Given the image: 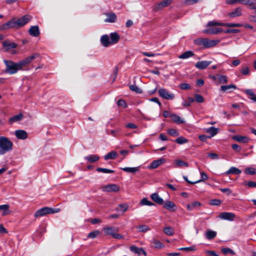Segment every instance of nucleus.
<instances>
[{
    "mask_svg": "<svg viewBox=\"0 0 256 256\" xmlns=\"http://www.w3.org/2000/svg\"><path fill=\"white\" fill-rule=\"evenodd\" d=\"M208 156L212 160H216L218 158V156L216 153H209Z\"/></svg>",
    "mask_w": 256,
    "mask_h": 256,
    "instance_id": "nucleus-63",
    "label": "nucleus"
},
{
    "mask_svg": "<svg viewBox=\"0 0 256 256\" xmlns=\"http://www.w3.org/2000/svg\"><path fill=\"white\" fill-rule=\"evenodd\" d=\"M219 82L226 84L228 82V78L224 75H220L218 78Z\"/></svg>",
    "mask_w": 256,
    "mask_h": 256,
    "instance_id": "nucleus-56",
    "label": "nucleus"
},
{
    "mask_svg": "<svg viewBox=\"0 0 256 256\" xmlns=\"http://www.w3.org/2000/svg\"><path fill=\"white\" fill-rule=\"evenodd\" d=\"M233 139L236 141L242 143H248L250 140L248 137L242 136H235L233 137Z\"/></svg>",
    "mask_w": 256,
    "mask_h": 256,
    "instance_id": "nucleus-25",
    "label": "nucleus"
},
{
    "mask_svg": "<svg viewBox=\"0 0 256 256\" xmlns=\"http://www.w3.org/2000/svg\"><path fill=\"white\" fill-rule=\"evenodd\" d=\"M241 172V170L236 167L232 166L224 174L226 175H228L229 174H239Z\"/></svg>",
    "mask_w": 256,
    "mask_h": 256,
    "instance_id": "nucleus-29",
    "label": "nucleus"
},
{
    "mask_svg": "<svg viewBox=\"0 0 256 256\" xmlns=\"http://www.w3.org/2000/svg\"><path fill=\"white\" fill-rule=\"evenodd\" d=\"M166 162L165 159L160 158L157 160H154L149 166V168L150 169H154L157 168L158 166Z\"/></svg>",
    "mask_w": 256,
    "mask_h": 256,
    "instance_id": "nucleus-19",
    "label": "nucleus"
},
{
    "mask_svg": "<svg viewBox=\"0 0 256 256\" xmlns=\"http://www.w3.org/2000/svg\"><path fill=\"white\" fill-rule=\"evenodd\" d=\"M244 92L246 94L249 96L248 98L252 100L254 102H256V96L252 90H246Z\"/></svg>",
    "mask_w": 256,
    "mask_h": 256,
    "instance_id": "nucleus-34",
    "label": "nucleus"
},
{
    "mask_svg": "<svg viewBox=\"0 0 256 256\" xmlns=\"http://www.w3.org/2000/svg\"><path fill=\"white\" fill-rule=\"evenodd\" d=\"M206 253L207 254L208 256H219L214 250H206Z\"/></svg>",
    "mask_w": 256,
    "mask_h": 256,
    "instance_id": "nucleus-64",
    "label": "nucleus"
},
{
    "mask_svg": "<svg viewBox=\"0 0 256 256\" xmlns=\"http://www.w3.org/2000/svg\"><path fill=\"white\" fill-rule=\"evenodd\" d=\"M100 157L97 154H90L84 157V159L90 163H93L98 161Z\"/></svg>",
    "mask_w": 256,
    "mask_h": 256,
    "instance_id": "nucleus-24",
    "label": "nucleus"
},
{
    "mask_svg": "<svg viewBox=\"0 0 256 256\" xmlns=\"http://www.w3.org/2000/svg\"><path fill=\"white\" fill-rule=\"evenodd\" d=\"M40 57V54L38 53H34L32 56L26 58L22 60V64L24 66L30 63L34 60Z\"/></svg>",
    "mask_w": 256,
    "mask_h": 256,
    "instance_id": "nucleus-11",
    "label": "nucleus"
},
{
    "mask_svg": "<svg viewBox=\"0 0 256 256\" xmlns=\"http://www.w3.org/2000/svg\"><path fill=\"white\" fill-rule=\"evenodd\" d=\"M212 63L211 61H198V62L196 64L195 66L199 70H204L206 69L210 64Z\"/></svg>",
    "mask_w": 256,
    "mask_h": 256,
    "instance_id": "nucleus-15",
    "label": "nucleus"
},
{
    "mask_svg": "<svg viewBox=\"0 0 256 256\" xmlns=\"http://www.w3.org/2000/svg\"><path fill=\"white\" fill-rule=\"evenodd\" d=\"M194 56V54L190 50H188L184 52L182 54L178 56L180 59H186Z\"/></svg>",
    "mask_w": 256,
    "mask_h": 256,
    "instance_id": "nucleus-31",
    "label": "nucleus"
},
{
    "mask_svg": "<svg viewBox=\"0 0 256 256\" xmlns=\"http://www.w3.org/2000/svg\"><path fill=\"white\" fill-rule=\"evenodd\" d=\"M130 250L131 252L136 254H138L139 256L142 254H143L145 256H146V252L142 248H138L136 246L133 245L130 247Z\"/></svg>",
    "mask_w": 256,
    "mask_h": 256,
    "instance_id": "nucleus-10",
    "label": "nucleus"
},
{
    "mask_svg": "<svg viewBox=\"0 0 256 256\" xmlns=\"http://www.w3.org/2000/svg\"><path fill=\"white\" fill-rule=\"evenodd\" d=\"M100 42L104 47H108L111 45L110 37L108 34H104L101 36Z\"/></svg>",
    "mask_w": 256,
    "mask_h": 256,
    "instance_id": "nucleus-17",
    "label": "nucleus"
},
{
    "mask_svg": "<svg viewBox=\"0 0 256 256\" xmlns=\"http://www.w3.org/2000/svg\"><path fill=\"white\" fill-rule=\"evenodd\" d=\"M179 86L182 90H190V86L186 83H182L180 84Z\"/></svg>",
    "mask_w": 256,
    "mask_h": 256,
    "instance_id": "nucleus-58",
    "label": "nucleus"
},
{
    "mask_svg": "<svg viewBox=\"0 0 256 256\" xmlns=\"http://www.w3.org/2000/svg\"><path fill=\"white\" fill-rule=\"evenodd\" d=\"M170 118L172 121L177 124H182L184 122V119L176 114H171Z\"/></svg>",
    "mask_w": 256,
    "mask_h": 256,
    "instance_id": "nucleus-26",
    "label": "nucleus"
},
{
    "mask_svg": "<svg viewBox=\"0 0 256 256\" xmlns=\"http://www.w3.org/2000/svg\"><path fill=\"white\" fill-rule=\"evenodd\" d=\"M174 142L179 144H182L188 142V140L180 136L174 140Z\"/></svg>",
    "mask_w": 256,
    "mask_h": 256,
    "instance_id": "nucleus-47",
    "label": "nucleus"
},
{
    "mask_svg": "<svg viewBox=\"0 0 256 256\" xmlns=\"http://www.w3.org/2000/svg\"><path fill=\"white\" fill-rule=\"evenodd\" d=\"M240 32L239 30L238 29H233V28H228L224 31V33L229 34V33H238Z\"/></svg>",
    "mask_w": 256,
    "mask_h": 256,
    "instance_id": "nucleus-59",
    "label": "nucleus"
},
{
    "mask_svg": "<svg viewBox=\"0 0 256 256\" xmlns=\"http://www.w3.org/2000/svg\"><path fill=\"white\" fill-rule=\"evenodd\" d=\"M59 210H56L48 207H44L40 209L37 210L34 216L36 218L40 217L50 214H54L58 212Z\"/></svg>",
    "mask_w": 256,
    "mask_h": 256,
    "instance_id": "nucleus-5",
    "label": "nucleus"
},
{
    "mask_svg": "<svg viewBox=\"0 0 256 256\" xmlns=\"http://www.w3.org/2000/svg\"><path fill=\"white\" fill-rule=\"evenodd\" d=\"M151 242L154 244V246L156 248L160 249L164 247V245L162 242L156 240H152Z\"/></svg>",
    "mask_w": 256,
    "mask_h": 256,
    "instance_id": "nucleus-38",
    "label": "nucleus"
},
{
    "mask_svg": "<svg viewBox=\"0 0 256 256\" xmlns=\"http://www.w3.org/2000/svg\"><path fill=\"white\" fill-rule=\"evenodd\" d=\"M109 37L111 45L118 43L120 39V35L116 32L110 33Z\"/></svg>",
    "mask_w": 256,
    "mask_h": 256,
    "instance_id": "nucleus-16",
    "label": "nucleus"
},
{
    "mask_svg": "<svg viewBox=\"0 0 256 256\" xmlns=\"http://www.w3.org/2000/svg\"><path fill=\"white\" fill-rule=\"evenodd\" d=\"M130 89L138 94H141L142 92V90L136 84L130 85Z\"/></svg>",
    "mask_w": 256,
    "mask_h": 256,
    "instance_id": "nucleus-45",
    "label": "nucleus"
},
{
    "mask_svg": "<svg viewBox=\"0 0 256 256\" xmlns=\"http://www.w3.org/2000/svg\"><path fill=\"white\" fill-rule=\"evenodd\" d=\"M246 1V0H226V4H235L240 3L245 4Z\"/></svg>",
    "mask_w": 256,
    "mask_h": 256,
    "instance_id": "nucleus-44",
    "label": "nucleus"
},
{
    "mask_svg": "<svg viewBox=\"0 0 256 256\" xmlns=\"http://www.w3.org/2000/svg\"><path fill=\"white\" fill-rule=\"evenodd\" d=\"M236 90V86L234 84H228L226 86H220V90L223 92H230L232 90L231 89Z\"/></svg>",
    "mask_w": 256,
    "mask_h": 256,
    "instance_id": "nucleus-27",
    "label": "nucleus"
},
{
    "mask_svg": "<svg viewBox=\"0 0 256 256\" xmlns=\"http://www.w3.org/2000/svg\"><path fill=\"white\" fill-rule=\"evenodd\" d=\"M194 98H195V99H194L195 100L198 102L202 103V102H204V98L200 94H196L194 95Z\"/></svg>",
    "mask_w": 256,
    "mask_h": 256,
    "instance_id": "nucleus-57",
    "label": "nucleus"
},
{
    "mask_svg": "<svg viewBox=\"0 0 256 256\" xmlns=\"http://www.w3.org/2000/svg\"><path fill=\"white\" fill-rule=\"evenodd\" d=\"M152 200L158 204L162 205L164 204L163 199L160 198L158 193H153L150 196Z\"/></svg>",
    "mask_w": 256,
    "mask_h": 256,
    "instance_id": "nucleus-20",
    "label": "nucleus"
},
{
    "mask_svg": "<svg viewBox=\"0 0 256 256\" xmlns=\"http://www.w3.org/2000/svg\"><path fill=\"white\" fill-rule=\"evenodd\" d=\"M210 203L212 205L219 206L221 204V201L218 199H214L212 200Z\"/></svg>",
    "mask_w": 256,
    "mask_h": 256,
    "instance_id": "nucleus-60",
    "label": "nucleus"
},
{
    "mask_svg": "<svg viewBox=\"0 0 256 256\" xmlns=\"http://www.w3.org/2000/svg\"><path fill=\"white\" fill-rule=\"evenodd\" d=\"M100 234L99 230H94L90 232L88 236V238H94Z\"/></svg>",
    "mask_w": 256,
    "mask_h": 256,
    "instance_id": "nucleus-48",
    "label": "nucleus"
},
{
    "mask_svg": "<svg viewBox=\"0 0 256 256\" xmlns=\"http://www.w3.org/2000/svg\"><path fill=\"white\" fill-rule=\"evenodd\" d=\"M218 40H210L207 38H198L194 40V44L198 46H203L205 48H209L216 45Z\"/></svg>",
    "mask_w": 256,
    "mask_h": 256,
    "instance_id": "nucleus-4",
    "label": "nucleus"
},
{
    "mask_svg": "<svg viewBox=\"0 0 256 256\" xmlns=\"http://www.w3.org/2000/svg\"><path fill=\"white\" fill-rule=\"evenodd\" d=\"M158 92L160 97L166 100H173L174 98V94L165 88H160Z\"/></svg>",
    "mask_w": 256,
    "mask_h": 256,
    "instance_id": "nucleus-7",
    "label": "nucleus"
},
{
    "mask_svg": "<svg viewBox=\"0 0 256 256\" xmlns=\"http://www.w3.org/2000/svg\"><path fill=\"white\" fill-rule=\"evenodd\" d=\"M106 190L108 192H116L120 190L119 186L116 184H108L105 186Z\"/></svg>",
    "mask_w": 256,
    "mask_h": 256,
    "instance_id": "nucleus-22",
    "label": "nucleus"
},
{
    "mask_svg": "<svg viewBox=\"0 0 256 256\" xmlns=\"http://www.w3.org/2000/svg\"><path fill=\"white\" fill-rule=\"evenodd\" d=\"M201 206V203L196 201L192 202L191 204H188L186 205V208L188 210H192L194 209L198 208Z\"/></svg>",
    "mask_w": 256,
    "mask_h": 256,
    "instance_id": "nucleus-32",
    "label": "nucleus"
},
{
    "mask_svg": "<svg viewBox=\"0 0 256 256\" xmlns=\"http://www.w3.org/2000/svg\"><path fill=\"white\" fill-rule=\"evenodd\" d=\"M13 143L8 138L0 136V154H4L12 150Z\"/></svg>",
    "mask_w": 256,
    "mask_h": 256,
    "instance_id": "nucleus-3",
    "label": "nucleus"
},
{
    "mask_svg": "<svg viewBox=\"0 0 256 256\" xmlns=\"http://www.w3.org/2000/svg\"><path fill=\"white\" fill-rule=\"evenodd\" d=\"M14 134L16 137L18 139L26 140L28 138L27 132L24 130H16L15 131Z\"/></svg>",
    "mask_w": 256,
    "mask_h": 256,
    "instance_id": "nucleus-18",
    "label": "nucleus"
},
{
    "mask_svg": "<svg viewBox=\"0 0 256 256\" xmlns=\"http://www.w3.org/2000/svg\"><path fill=\"white\" fill-rule=\"evenodd\" d=\"M216 236V232L212 230H208L206 233V237L208 240L214 239Z\"/></svg>",
    "mask_w": 256,
    "mask_h": 256,
    "instance_id": "nucleus-35",
    "label": "nucleus"
},
{
    "mask_svg": "<svg viewBox=\"0 0 256 256\" xmlns=\"http://www.w3.org/2000/svg\"><path fill=\"white\" fill-rule=\"evenodd\" d=\"M246 5H248L250 7L256 4V0H246Z\"/></svg>",
    "mask_w": 256,
    "mask_h": 256,
    "instance_id": "nucleus-62",
    "label": "nucleus"
},
{
    "mask_svg": "<svg viewBox=\"0 0 256 256\" xmlns=\"http://www.w3.org/2000/svg\"><path fill=\"white\" fill-rule=\"evenodd\" d=\"M32 19V16L30 14H25L18 18H12L6 23L0 26V30H4L11 28L18 29L28 22Z\"/></svg>",
    "mask_w": 256,
    "mask_h": 256,
    "instance_id": "nucleus-1",
    "label": "nucleus"
},
{
    "mask_svg": "<svg viewBox=\"0 0 256 256\" xmlns=\"http://www.w3.org/2000/svg\"><path fill=\"white\" fill-rule=\"evenodd\" d=\"M168 133L172 136H177L179 135V132L178 131L175 129L170 128L168 130Z\"/></svg>",
    "mask_w": 256,
    "mask_h": 256,
    "instance_id": "nucleus-53",
    "label": "nucleus"
},
{
    "mask_svg": "<svg viewBox=\"0 0 256 256\" xmlns=\"http://www.w3.org/2000/svg\"><path fill=\"white\" fill-rule=\"evenodd\" d=\"M107 18L104 20L106 22L114 23L116 21V15L114 12H107L105 14Z\"/></svg>",
    "mask_w": 256,
    "mask_h": 256,
    "instance_id": "nucleus-14",
    "label": "nucleus"
},
{
    "mask_svg": "<svg viewBox=\"0 0 256 256\" xmlns=\"http://www.w3.org/2000/svg\"><path fill=\"white\" fill-rule=\"evenodd\" d=\"M218 217L222 220L232 221L236 217V215L232 212H222L220 213Z\"/></svg>",
    "mask_w": 256,
    "mask_h": 256,
    "instance_id": "nucleus-9",
    "label": "nucleus"
},
{
    "mask_svg": "<svg viewBox=\"0 0 256 256\" xmlns=\"http://www.w3.org/2000/svg\"><path fill=\"white\" fill-rule=\"evenodd\" d=\"M224 26L229 27V28H232V27H240L242 26V24H238V23H224V22H214V21H210L207 24L208 26Z\"/></svg>",
    "mask_w": 256,
    "mask_h": 256,
    "instance_id": "nucleus-6",
    "label": "nucleus"
},
{
    "mask_svg": "<svg viewBox=\"0 0 256 256\" xmlns=\"http://www.w3.org/2000/svg\"><path fill=\"white\" fill-rule=\"evenodd\" d=\"M117 153L114 151H112L104 156L105 160H114L117 156Z\"/></svg>",
    "mask_w": 256,
    "mask_h": 256,
    "instance_id": "nucleus-36",
    "label": "nucleus"
},
{
    "mask_svg": "<svg viewBox=\"0 0 256 256\" xmlns=\"http://www.w3.org/2000/svg\"><path fill=\"white\" fill-rule=\"evenodd\" d=\"M10 206L8 204L0 205V210H2V215L5 216L10 213L9 210Z\"/></svg>",
    "mask_w": 256,
    "mask_h": 256,
    "instance_id": "nucleus-37",
    "label": "nucleus"
},
{
    "mask_svg": "<svg viewBox=\"0 0 256 256\" xmlns=\"http://www.w3.org/2000/svg\"><path fill=\"white\" fill-rule=\"evenodd\" d=\"M24 118V115L22 113H20L17 115L11 117L9 119L10 123H14V122H18L22 120Z\"/></svg>",
    "mask_w": 256,
    "mask_h": 256,
    "instance_id": "nucleus-30",
    "label": "nucleus"
},
{
    "mask_svg": "<svg viewBox=\"0 0 256 256\" xmlns=\"http://www.w3.org/2000/svg\"><path fill=\"white\" fill-rule=\"evenodd\" d=\"M128 208V206L126 204H120L116 208L117 211L121 212L122 214L125 212Z\"/></svg>",
    "mask_w": 256,
    "mask_h": 256,
    "instance_id": "nucleus-33",
    "label": "nucleus"
},
{
    "mask_svg": "<svg viewBox=\"0 0 256 256\" xmlns=\"http://www.w3.org/2000/svg\"><path fill=\"white\" fill-rule=\"evenodd\" d=\"M103 230H104L106 235V236L111 235L112 236L113 234L114 233V230L113 227L110 226V227L104 228H103Z\"/></svg>",
    "mask_w": 256,
    "mask_h": 256,
    "instance_id": "nucleus-39",
    "label": "nucleus"
},
{
    "mask_svg": "<svg viewBox=\"0 0 256 256\" xmlns=\"http://www.w3.org/2000/svg\"><path fill=\"white\" fill-rule=\"evenodd\" d=\"M220 129L216 128L214 126H211L208 128H206V132L210 134L208 136V138H211L216 136L218 132Z\"/></svg>",
    "mask_w": 256,
    "mask_h": 256,
    "instance_id": "nucleus-21",
    "label": "nucleus"
},
{
    "mask_svg": "<svg viewBox=\"0 0 256 256\" xmlns=\"http://www.w3.org/2000/svg\"><path fill=\"white\" fill-rule=\"evenodd\" d=\"M121 169L124 172H130V173H134L138 172L139 170L138 167H134V168H128L125 167L123 168H121Z\"/></svg>",
    "mask_w": 256,
    "mask_h": 256,
    "instance_id": "nucleus-40",
    "label": "nucleus"
},
{
    "mask_svg": "<svg viewBox=\"0 0 256 256\" xmlns=\"http://www.w3.org/2000/svg\"><path fill=\"white\" fill-rule=\"evenodd\" d=\"M138 228L139 232H146L150 230V228L146 225H141L138 226Z\"/></svg>",
    "mask_w": 256,
    "mask_h": 256,
    "instance_id": "nucleus-55",
    "label": "nucleus"
},
{
    "mask_svg": "<svg viewBox=\"0 0 256 256\" xmlns=\"http://www.w3.org/2000/svg\"><path fill=\"white\" fill-rule=\"evenodd\" d=\"M222 32L224 31L221 28H212L204 31V32L208 34H217Z\"/></svg>",
    "mask_w": 256,
    "mask_h": 256,
    "instance_id": "nucleus-23",
    "label": "nucleus"
},
{
    "mask_svg": "<svg viewBox=\"0 0 256 256\" xmlns=\"http://www.w3.org/2000/svg\"><path fill=\"white\" fill-rule=\"evenodd\" d=\"M174 164L178 167H188V163L184 162L180 160H175Z\"/></svg>",
    "mask_w": 256,
    "mask_h": 256,
    "instance_id": "nucleus-43",
    "label": "nucleus"
},
{
    "mask_svg": "<svg viewBox=\"0 0 256 256\" xmlns=\"http://www.w3.org/2000/svg\"><path fill=\"white\" fill-rule=\"evenodd\" d=\"M242 14V8H237L234 11L228 14V16L232 18L239 16Z\"/></svg>",
    "mask_w": 256,
    "mask_h": 256,
    "instance_id": "nucleus-28",
    "label": "nucleus"
},
{
    "mask_svg": "<svg viewBox=\"0 0 256 256\" xmlns=\"http://www.w3.org/2000/svg\"><path fill=\"white\" fill-rule=\"evenodd\" d=\"M242 184L250 188H256V182L253 181L244 182Z\"/></svg>",
    "mask_w": 256,
    "mask_h": 256,
    "instance_id": "nucleus-51",
    "label": "nucleus"
},
{
    "mask_svg": "<svg viewBox=\"0 0 256 256\" xmlns=\"http://www.w3.org/2000/svg\"><path fill=\"white\" fill-rule=\"evenodd\" d=\"M195 248L194 246H190V247H185V248H180L178 250H186V251H194L195 250Z\"/></svg>",
    "mask_w": 256,
    "mask_h": 256,
    "instance_id": "nucleus-61",
    "label": "nucleus"
},
{
    "mask_svg": "<svg viewBox=\"0 0 256 256\" xmlns=\"http://www.w3.org/2000/svg\"><path fill=\"white\" fill-rule=\"evenodd\" d=\"M244 172L247 174L254 175L256 174V169L254 168H247L244 170Z\"/></svg>",
    "mask_w": 256,
    "mask_h": 256,
    "instance_id": "nucleus-50",
    "label": "nucleus"
},
{
    "mask_svg": "<svg viewBox=\"0 0 256 256\" xmlns=\"http://www.w3.org/2000/svg\"><path fill=\"white\" fill-rule=\"evenodd\" d=\"M172 2V0H164L159 3L158 5V8H161L166 7L170 4Z\"/></svg>",
    "mask_w": 256,
    "mask_h": 256,
    "instance_id": "nucleus-41",
    "label": "nucleus"
},
{
    "mask_svg": "<svg viewBox=\"0 0 256 256\" xmlns=\"http://www.w3.org/2000/svg\"><path fill=\"white\" fill-rule=\"evenodd\" d=\"M221 252L224 254H230L232 255H235L236 252L231 248H224L221 249Z\"/></svg>",
    "mask_w": 256,
    "mask_h": 256,
    "instance_id": "nucleus-42",
    "label": "nucleus"
},
{
    "mask_svg": "<svg viewBox=\"0 0 256 256\" xmlns=\"http://www.w3.org/2000/svg\"><path fill=\"white\" fill-rule=\"evenodd\" d=\"M140 204L142 206H152L154 205V202L148 200L146 198H142L140 201Z\"/></svg>",
    "mask_w": 256,
    "mask_h": 256,
    "instance_id": "nucleus-46",
    "label": "nucleus"
},
{
    "mask_svg": "<svg viewBox=\"0 0 256 256\" xmlns=\"http://www.w3.org/2000/svg\"><path fill=\"white\" fill-rule=\"evenodd\" d=\"M117 105L124 108H126L128 106L126 101L122 99H120L118 100L117 102Z\"/></svg>",
    "mask_w": 256,
    "mask_h": 256,
    "instance_id": "nucleus-54",
    "label": "nucleus"
},
{
    "mask_svg": "<svg viewBox=\"0 0 256 256\" xmlns=\"http://www.w3.org/2000/svg\"><path fill=\"white\" fill-rule=\"evenodd\" d=\"M162 204L164 208L171 212H175L177 210V206L172 201L167 200Z\"/></svg>",
    "mask_w": 256,
    "mask_h": 256,
    "instance_id": "nucleus-8",
    "label": "nucleus"
},
{
    "mask_svg": "<svg viewBox=\"0 0 256 256\" xmlns=\"http://www.w3.org/2000/svg\"><path fill=\"white\" fill-rule=\"evenodd\" d=\"M4 62L6 68L3 71V72L10 74H15L18 70H22L24 68L22 60L18 62H14L12 60H4Z\"/></svg>",
    "mask_w": 256,
    "mask_h": 256,
    "instance_id": "nucleus-2",
    "label": "nucleus"
},
{
    "mask_svg": "<svg viewBox=\"0 0 256 256\" xmlns=\"http://www.w3.org/2000/svg\"><path fill=\"white\" fill-rule=\"evenodd\" d=\"M164 232L167 235L172 236L174 234V230L171 227H166L164 229Z\"/></svg>",
    "mask_w": 256,
    "mask_h": 256,
    "instance_id": "nucleus-52",
    "label": "nucleus"
},
{
    "mask_svg": "<svg viewBox=\"0 0 256 256\" xmlns=\"http://www.w3.org/2000/svg\"><path fill=\"white\" fill-rule=\"evenodd\" d=\"M28 34L34 37H38L40 34V29L38 26H32L28 30Z\"/></svg>",
    "mask_w": 256,
    "mask_h": 256,
    "instance_id": "nucleus-13",
    "label": "nucleus"
},
{
    "mask_svg": "<svg viewBox=\"0 0 256 256\" xmlns=\"http://www.w3.org/2000/svg\"><path fill=\"white\" fill-rule=\"evenodd\" d=\"M3 47L5 48V50L8 52L10 49L15 48L17 47L18 45L14 42H11L8 40H6L2 42Z\"/></svg>",
    "mask_w": 256,
    "mask_h": 256,
    "instance_id": "nucleus-12",
    "label": "nucleus"
},
{
    "mask_svg": "<svg viewBox=\"0 0 256 256\" xmlns=\"http://www.w3.org/2000/svg\"><path fill=\"white\" fill-rule=\"evenodd\" d=\"M96 171L98 172H101L104 173H114V170L106 168H98L96 169Z\"/></svg>",
    "mask_w": 256,
    "mask_h": 256,
    "instance_id": "nucleus-49",
    "label": "nucleus"
}]
</instances>
